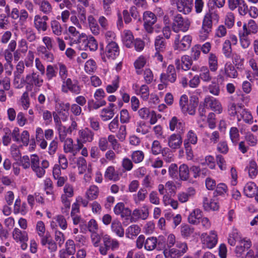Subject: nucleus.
Returning a JSON list of instances; mask_svg holds the SVG:
<instances>
[{
    "label": "nucleus",
    "instance_id": "obj_1",
    "mask_svg": "<svg viewBox=\"0 0 258 258\" xmlns=\"http://www.w3.org/2000/svg\"><path fill=\"white\" fill-rule=\"evenodd\" d=\"M219 19V15L215 11L209 10V12L205 15L202 22V29L200 31L201 39L204 40L208 37L212 30L213 23H217Z\"/></svg>",
    "mask_w": 258,
    "mask_h": 258
},
{
    "label": "nucleus",
    "instance_id": "obj_2",
    "mask_svg": "<svg viewBox=\"0 0 258 258\" xmlns=\"http://www.w3.org/2000/svg\"><path fill=\"white\" fill-rule=\"evenodd\" d=\"M199 100L196 96H191L188 100L186 95H182L179 99V106L183 113L194 115L198 106Z\"/></svg>",
    "mask_w": 258,
    "mask_h": 258
},
{
    "label": "nucleus",
    "instance_id": "obj_3",
    "mask_svg": "<svg viewBox=\"0 0 258 258\" xmlns=\"http://www.w3.org/2000/svg\"><path fill=\"white\" fill-rule=\"evenodd\" d=\"M31 168L38 178L42 177L45 174V169L49 165L48 161L43 160L41 163L39 157L36 154H33L30 156Z\"/></svg>",
    "mask_w": 258,
    "mask_h": 258
},
{
    "label": "nucleus",
    "instance_id": "obj_4",
    "mask_svg": "<svg viewBox=\"0 0 258 258\" xmlns=\"http://www.w3.org/2000/svg\"><path fill=\"white\" fill-rule=\"evenodd\" d=\"M100 51L102 59L104 61H106V58L112 60L115 59L119 54L118 45L113 41L107 42L105 48L101 47Z\"/></svg>",
    "mask_w": 258,
    "mask_h": 258
},
{
    "label": "nucleus",
    "instance_id": "obj_5",
    "mask_svg": "<svg viewBox=\"0 0 258 258\" xmlns=\"http://www.w3.org/2000/svg\"><path fill=\"white\" fill-rule=\"evenodd\" d=\"M187 249V246L185 242H176L175 247L168 249L166 247L164 249V255L165 257L179 258Z\"/></svg>",
    "mask_w": 258,
    "mask_h": 258
},
{
    "label": "nucleus",
    "instance_id": "obj_6",
    "mask_svg": "<svg viewBox=\"0 0 258 258\" xmlns=\"http://www.w3.org/2000/svg\"><path fill=\"white\" fill-rule=\"evenodd\" d=\"M165 248V239L163 236H159L157 239L156 237H150L145 240V249L151 251L156 248L161 250Z\"/></svg>",
    "mask_w": 258,
    "mask_h": 258
},
{
    "label": "nucleus",
    "instance_id": "obj_7",
    "mask_svg": "<svg viewBox=\"0 0 258 258\" xmlns=\"http://www.w3.org/2000/svg\"><path fill=\"white\" fill-rule=\"evenodd\" d=\"M190 26L189 21L185 18H183L181 15H176L173 19L172 24V30L178 34L179 31L186 32L189 29Z\"/></svg>",
    "mask_w": 258,
    "mask_h": 258
},
{
    "label": "nucleus",
    "instance_id": "obj_8",
    "mask_svg": "<svg viewBox=\"0 0 258 258\" xmlns=\"http://www.w3.org/2000/svg\"><path fill=\"white\" fill-rule=\"evenodd\" d=\"M104 246L99 247V251L102 255H106L108 250H114L118 248L119 243L115 239H112L110 236L106 234L102 237Z\"/></svg>",
    "mask_w": 258,
    "mask_h": 258
},
{
    "label": "nucleus",
    "instance_id": "obj_9",
    "mask_svg": "<svg viewBox=\"0 0 258 258\" xmlns=\"http://www.w3.org/2000/svg\"><path fill=\"white\" fill-rule=\"evenodd\" d=\"M174 48L179 50H185L188 49L191 42V37L190 35H185L182 38L179 34L174 36Z\"/></svg>",
    "mask_w": 258,
    "mask_h": 258
},
{
    "label": "nucleus",
    "instance_id": "obj_10",
    "mask_svg": "<svg viewBox=\"0 0 258 258\" xmlns=\"http://www.w3.org/2000/svg\"><path fill=\"white\" fill-rule=\"evenodd\" d=\"M61 90L65 93L70 91L72 93L79 94L81 92V87L77 81H73L70 78H68L62 81Z\"/></svg>",
    "mask_w": 258,
    "mask_h": 258
},
{
    "label": "nucleus",
    "instance_id": "obj_11",
    "mask_svg": "<svg viewBox=\"0 0 258 258\" xmlns=\"http://www.w3.org/2000/svg\"><path fill=\"white\" fill-rule=\"evenodd\" d=\"M40 243L42 246H45L51 253V257L54 256V252L57 249L56 243L52 239L49 232H46L45 235L41 237Z\"/></svg>",
    "mask_w": 258,
    "mask_h": 258
},
{
    "label": "nucleus",
    "instance_id": "obj_12",
    "mask_svg": "<svg viewBox=\"0 0 258 258\" xmlns=\"http://www.w3.org/2000/svg\"><path fill=\"white\" fill-rule=\"evenodd\" d=\"M176 78L177 76L174 67L173 65H169L167 68L166 72L162 73L160 79L162 83L167 84L168 82L174 83Z\"/></svg>",
    "mask_w": 258,
    "mask_h": 258
},
{
    "label": "nucleus",
    "instance_id": "obj_13",
    "mask_svg": "<svg viewBox=\"0 0 258 258\" xmlns=\"http://www.w3.org/2000/svg\"><path fill=\"white\" fill-rule=\"evenodd\" d=\"M25 82L30 86L39 87L42 86L43 80L38 73L33 71L26 75Z\"/></svg>",
    "mask_w": 258,
    "mask_h": 258
},
{
    "label": "nucleus",
    "instance_id": "obj_14",
    "mask_svg": "<svg viewBox=\"0 0 258 258\" xmlns=\"http://www.w3.org/2000/svg\"><path fill=\"white\" fill-rule=\"evenodd\" d=\"M74 196V189L72 185L66 183L63 187V194L61 196V201L67 208H69L71 206L69 198Z\"/></svg>",
    "mask_w": 258,
    "mask_h": 258
},
{
    "label": "nucleus",
    "instance_id": "obj_15",
    "mask_svg": "<svg viewBox=\"0 0 258 258\" xmlns=\"http://www.w3.org/2000/svg\"><path fill=\"white\" fill-rule=\"evenodd\" d=\"M251 246V242L249 239H243L239 241V245L235 249V253L237 257L244 258V253L246 250H248Z\"/></svg>",
    "mask_w": 258,
    "mask_h": 258
},
{
    "label": "nucleus",
    "instance_id": "obj_16",
    "mask_svg": "<svg viewBox=\"0 0 258 258\" xmlns=\"http://www.w3.org/2000/svg\"><path fill=\"white\" fill-rule=\"evenodd\" d=\"M169 129L171 131H175L177 133L183 134L184 132V123L176 116H173L169 120Z\"/></svg>",
    "mask_w": 258,
    "mask_h": 258
},
{
    "label": "nucleus",
    "instance_id": "obj_17",
    "mask_svg": "<svg viewBox=\"0 0 258 258\" xmlns=\"http://www.w3.org/2000/svg\"><path fill=\"white\" fill-rule=\"evenodd\" d=\"M201 238L209 248H213L217 243V235L215 231H211L210 235L206 233L202 234Z\"/></svg>",
    "mask_w": 258,
    "mask_h": 258
},
{
    "label": "nucleus",
    "instance_id": "obj_18",
    "mask_svg": "<svg viewBox=\"0 0 258 258\" xmlns=\"http://www.w3.org/2000/svg\"><path fill=\"white\" fill-rule=\"evenodd\" d=\"M181 134H173L167 138L168 146L172 149H177L180 148L182 143Z\"/></svg>",
    "mask_w": 258,
    "mask_h": 258
},
{
    "label": "nucleus",
    "instance_id": "obj_19",
    "mask_svg": "<svg viewBox=\"0 0 258 258\" xmlns=\"http://www.w3.org/2000/svg\"><path fill=\"white\" fill-rule=\"evenodd\" d=\"M204 104L206 107L210 108L213 111L219 114L222 111L221 103L213 97H206L204 99Z\"/></svg>",
    "mask_w": 258,
    "mask_h": 258
},
{
    "label": "nucleus",
    "instance_id": "obj_20",
    "mask_svg": "<svg viewBox=\"0 0 258 258\" xmlns=\"http://www.w3.org/2000/svg\"><path fill=\"white\" fill-rule=\"evenodd\" d=\"M192 64V59L188 55H185L181 57V59L175 60L176 69H182L184 71L189 70Z\"/></svg>",
    "mask_w": 258,
    "mask_h": 258
},
{
    "label": "nucleus",
    "instance_id": "obj_21",
    "mask_svg": "<svg viewBox=\"0 0 258 258\" xmlns=\"http://www.w3.org/2000/svg\"><path fill=\"white\" fill-rule=\"evenodd\" d=\"M193 0H178L176 3L177 10L184 14L190 13L191 11Z\"/></svg>",
    "mask_w": 258,
    "mask_h": 258
},
{
    "label": "nucleus",
    "instance_id": "obj_22",
    "mask_svg": "<svg viewBox=\"0 0 258 258\" xmlns=\"http://www.w3.org/2000/svg\"><path fill=\"white\" fill-rule=\"evenodd\" d=\"M149 216V210L147 206H144L142 209H136L132 213V219L136 220L141 219L146 220Z\"/></svg>",
    "mask_w": 258,
    "mask_h": 258
},
{
    "label": "nucleus",
    "instance_id": "obj_23",
    "mask_svg": "<svg viewBox=\"0 0 258 258\" xmlns=\"http://www.w3.org/2000/svg\"><path fill=\"white\" fill-rule=\"evenodd\" d=\"M81 140L83 143L91 142L94 138V134L88 128L86 127L79 131Z\"/></svg>",
    "mask_w": 258,
    "mask_h": 258
},
{
    "label": "nucleus",
    "instance_id": "obj_24",
    "mask_svg": "<svg viewBox=\"0 0 258 258\" xmlns=\"http://www.w3.org/2000/svg\"><path fill=\"white\" fill-rule=\"evenodd\" d=\"M111 229L113 232L119 237L124 236V231L121 223L118 220H113L111 223Z\"/></svg>",
    "mask_w": 258,
    "mask_h": 258
},
{
    "label": "nucleus",
    "instance_id": "obj_25",
    "mask_svg": "<svg viewBox=\"0 0 258 258\" xmlns=\"http://www.w3.org/2000/svg\"><path fill=\"white\" fill-rule=\"evenodd\" d=\"M203 207L206 211H217L219 209L218 203L215 200H209L208 198L204 197L203 199Z\"/></svg>",
    "mask_w": 258,
    "mask_h": 258
},
{
    "label": "nucleus",
    "instance_id": "obj_26",
    "mask_svg": "<svg viewBox=\"0 0 258 258\" xmlns=\"http://www.w3.org/2000/svg\"><path fill=\"white\" fill-rule=\"evenodd\" d=\"M202 217V211L199 209H196L190 213L188 217V221L191 224L197 225L200 223V220Z\"/></svg>",
    "mask_w": 258,
    "mask_h": 258
},
{
    "label": "nucleus",
    "instance_id": "obj_27",
    "mask_svg": "<svg viewBox=\"0 0 258 258\" xmlns=\"http://www.w3.org/2000/svg\"><path fill=\"white\" fill-rule=\"evenodd\" d=\"M210 69L207 66H202L200 68L199 72V78L203 81L206 83L210 82L212 77L210 72Z\"/></svg>",
    "mask_w": 258,
    "mask_h": 258
},
{
    "label": "nucleus",
    "instance_id": "obj_28",
    "mask_svg": "<svg viewBox=\"0 0 258 258\" xmlns=\"http://www.w3.org/2000/svg\"><path fill=\"white\" fill-rule=\"evenodd\" d=\"M13 237L15 240L20 241H27L28 240L27 232L25 231H21L18 228H15L14 229Z\"/></svg>",
    "mask_w": 258,
    "mask_h": 258
},
{
    "label": "nucleus",
    "instance_id": "obj_29",
    "mask_svg": "<svg viewBox=\"0 0 258 258\" xmlns=\"http://www.w3.org/2000/svg\"><path fill=\"white\" fill-rule=\"evenodd\" d=\"M154 45L155 50L157 52H163L166 50V43L163 37L157 36L155 40Z\"/></svg>",
    "mask_w": 258,
    "mask_h": 258
},
{
    "label": "nucleus",
    "instance_id": "obj_30",
    "mask_svg": "<svg viewBox=\"0 0 258 258\" xmlns=\"http://www.w3.org/2000/svg\"><path fill=\"white\" fill-rule=\"evenodd\" d=\"M104 177L110 180L116 181L119 180V177L118 173L115 172L113 166H109L106 170L104 174Z\"/></svg>",
    "mask_w": 258,
    "mask_h": 258
},
{
    "label": "nucleus",
    "instance_id": "obj_31",
    "mask_svg": "<svg viewBox=\"0 0 258 258\" xmlns=\"http://www.w3.org/2000/svg\"><path fill=\"white\" fill-rule=\"evenodd\" d=\"M208 68L212 72H215L218 70V58L216 56V55L213 53H211L209 54L208 57Z\"/></svg>",
    "mask_w": 258,
    "mask_h": 258
},
{
    "label": "nucleus",
    "instance_id": "obj_32",
    "mask_svg": "<svg viewBox=\"0 0 258 258\" xmlns=\"http://www.w3.org/2000/svg\"><path fill=\"white\" fill-rule=\"evenodd\" d=\"M87 36L84 33H81V35L74 41L73 44L77 45V48L80 50H86L87 41L88 40Z\"/></svg>",
    "mask_w": 258,
    "mask_h": 258
},
{
    "label": "nucleus",
    "instance_id": "obj_33",
    "mask_svg": "<svg viewBox=\"0 0 258 258\" xmlns=\"http://www.w3.org/2000/svg\"><path fill=\"white\" fill-rule=\"evenodd\" d=\"M179 176L180 180L186 181L189 177V170L188 166L182 164L179 167Z\"/></svg>",
    "mask_w": 258,
    "mask_h": 258
},
{
    "label": "nucleus",
    "instance_id": "obj_34",
    "mask_svg": "<svg viewBox=\"0 0 258 258\" xmlns=\"http://www.w3.org/2000/svg\"><path fill=\"white\" fill-rule=\"evenodd\" d=\"M148 191L146 188H141L138 191L137 194L133 195V199L136 204L145 200L147 197Z\"/></svg>",
    "mask_w": 258,
    "mask_h": 258
},
{
    "label": "nucleus",
    "instance_id": "obj_35",
    "mask_svg": "<svg viewBox=\"0 0 258 258\" xmlns=\"http://www.w3.org/2000/svg\"><path fill=\"white\" fill-rule=\"evenodd\" d=\"M99 191V188L96 185H91L86 192V198L91 201L95 200L98 196Z\"/></svg>",
    "mask_w": 258,
    "mask_h": 258
},
{
    "label": "nucleus",
    "instance_id": "obj_36",
    "mask_svg": "<svg viewBox=\"0 0 258 258\" xmlns=\"http://www.w3.org/2000/svg\"><path fill=\"white\" fill-rule=\"evenodd\" d=\"M245 170L248 171V175L250 178L255 177L257 174V165L256 162L253 160L250 161Z\"/></svg>",
    "mask_w": 258,
    "mask_h": 258
},
{
    "label": "nucleus",
    "instance_id": "obj_37",
    "mask_svg": "<svg viewBox=\"0 0 258 258\" xmlns=\"http://www.w3.org/2000/svg\"><path fill=\"white\" fill-rule=\"evenodd\" d=\"M257 190V186L253 182H248L244 187L245 195L248 197H252Z\"/></svg>",
    "mask_w": 258,
    "mask_h": 258
},
{
    "label": "nucleus",
    "instance_id": "obj_38",
    "mask_svg": "<svg viewBox=\"0 0 258 258\" xmlns=\"http://www.w3.org/2000/svg\"><path fill=\"white\" fill-rule=\"evenodd\" d=\"M108 142L110 144L112 149L116 153L119 154L121 152V145L118 143L117 140L113 135H110L108 136Z\"/></svg>",
    "mask_w": 258,
    "mask_h": 258
},
{
    "label": "nucleus",
    "instance_id": "obj_39",
    "mask_svg": "<svg viewBox=\"0 0 258 258\" xmlns=\"http://www.w3.org/2000/svg\"><path fill=\"white\" fill-rule=\"evenodd\" d=\"M224 73L229 78H235L238 76V73L235 67L231 64L226 63L225 66Z\"/></svg>",
    "mask_w": 258,
    "mask_h": 258
},
{
    "label": "nucleus",
    "instance_id": "obj_40",
    "mask_svg": "<svg viewBox=\"0 0 258 258\" xmlns=\"http://www.w3.org/2000/svg\"><path fill=\"white\" fill-rule=\"evenodd\" d=\"M14 211L15 214L21 213L22 215H25L27 213L26 204L23 203L21 205L20 199H16L14 204Z\"/></svg>",
    "mask_w": 258,
    "mask_h": 258
},
{
    "label": "nucleus",
    "instance_id": "obj_41",
    "mask_svg": "<svg viewBox=\"0 0 258 258\" xmlns=\"http://www.w3.org/2000/svg\"><path fill=\"white\" fill-rule=\"evenodd\" d=\"M134 36L132 33L128 30L124 31L122 37V41L124 45L127 47H131L133 45Z\"/></svg>",
    "mask_w": 258,
    "mask_h": 258
},
{
    "label": "nucleus",
    "instance_id": "obj_42",
    "mask_svg": "<svg viewBox=\"0 0 258 258\" xmlns=\"http://www.w3.org/2000/svg\"><path fill=\"white\" fill-rule=\"evenodd\" d=\"M114 109L103 108L100 113V116L104 121L111 119L114 116Z\"/></svg>",
    "mask_w": 258,
    "mask_h": 258
},
{
    "label": "nucleus",
    "instance_id": "obj_43",
    "mask_svg": "<svg viewBox=\"0 0 258 258\" xmlns=\"http://www.w3.org/2000/svg\"><path fill=\"white\" fill-rule=\"evenodd\" d=\"M34 25L38 30L45 31L47 28V23L42 21L39 15H36L34 17Z\"/></svg>",
    "mask_w": 258,
    "mask_h": 258
},
{
    "label": "nucleus",
    "instance_id": "obj_44",
    "mask_svg": "<svg viewBox=\"0 0 258 258\" xmlns=\"http://www.w3.org/2000/svg\"><path fill=\"white\" fill-rule=\"evenodd\" d=\"M88 21L92 32L94 35L99 34L100 32L99 27L94 18L90 15L88 17Z\"/></svg>",
    "mask_w": 258,
    "mask_h": 258
},
{
    "label": "nucleus",
    "instance_id": "obj_45",
    "mask_svg": "<svg viewBox=\"0 0 258 258\" xmlns=\"http://www.w3.org/2000/svg\"><path fill=\"white\" fill-rule=\"evenodd\" d=\"M106 104V101L104 100H100L95 101L94 100H89L88 102V107L90 111L94 109H97L101 106Z\"/></svg>",
    "mask_w": 258,
    "mask_h": 258
},
{
    "label": "nucleus",
    "instance_id": "obj_46",
    "mask_svg": "<svg viewBox=\"0 0 258 258\" xmlns=\"http://www.w3.org/2000/svg\"><path fill=\"white\" fill-rule=\"evenodd\" d=\"M140 228L137 225H132L129 226L126 230V237L129 238H132L133 236H136L140 232Z\"/></svg>",
    "mask_w": 258,
    "mask_h": 258
},
{
    "label": "nucleus",
    "instance_id": "obj_47",
    "mask_svg": "<svg viewBox=\"0 0 258 258\" xmlns=\"http://www.w3.org/2000/svg\"><path fill=\"white\" fill-rule=\"evenodd\" d=\"M69 33L70 34L69 38L70 39V45L72 46L73 43L81 35L80 32L76 30V28L74 26H70L68 29Z\"/></svg>",
    "mask_w": 258,
    "mask_h": 258
},
{
    "label": "nucleus",
    "instance_id": "obj_48",
    "mask_svg": "<svg viewBox=\"0 0 258 258\" xmlns=\"http://www.w3.org/2000/svg\"><path fill=\"white\" fill-rule=\"evenodd\" d=\"M144 24H154L157 21L155 15L151 12L146 11L144 13Z\"/></svg>",
    "mask_w": 258,
    "mask_h": 258
},
{
    "label": "nucleus",
    "instance_id": "obj_49",
    "mask_svg": "<svg viewBox=\"0 0 258 258\" xmlns=\"http://www.w3.org/2000/svg\"><path fill=\"white\" fill-rule=\"evenodd\" d=\"M63 149L65 153H72L74 155L76 151L74 149L73 140L71 138H67L63 141Z\"/></svg>",
    "mask_w": 258,
    "mask_h": 258
},
{
    "label": "nucleus",
    "instance_id": "obj_50",
    "mask_svg": "<svg viewBox=\"0 0 258 258\" xmlns=\"http://www.w3.org/2000/svg\"><path fill=\"white\" fill-rule=\"evenodd\" d=\"M50 25L52 33L56 36H60L62 32V28L60 23L54 20L51 22Z\"/></svg>",
    "mask_w": 258,
    "mask_h": 258
},
{
    "label": "nucleus",
    "instance_id": "obj_51",
    "mask_svg": "<svg viewBox=\"0 0 258 258\" xmlns=\"http://www.w3.org/2000/svg\"><path fill=\"white\" fill-rule=\"evenodd\" d=\"M223 53L227 58L231 57L232 54V48L231 43L229 40H226L222 46Z\"/></svg>",
    "mask_w": 258,
    "mask_h": 258
},
{
    "label": "nucleus",
    "instance_id": "obj_52",
    "mask_svg": "<svg viewBox=\"0 0 258 258\" xmlns=\"http://www.w3.org/2000/svg\"><path fill=\"white\" fill-rule=\"evenodd\" d=\"M69 255H73L76 252V246L74 241L69 239L66 243V249H64Z\"/></svg>",
    "mask_w": 258,
    "mask_h": 258
},
{
    "label": "nucleus",
    "instance_id": "obj_53",
    "mask_svg": "<svg viewBox=\"0 0 258 258\" xmlns=\"http://www.w3.org/2000/svg\"><path fill=\"white\" fill-rule=\"evenodd\" d=\"M131 158L135 163H141L144 158V153L140 150L134 151L132 154Z\"/></svg>",
    "mask_w": 258,
    "mask_h": 258
},
{
    "label": "nucleus",
    "instance_id": "obj_54",
    "mask_svg": "<svg viewBox=\"0 0 258 258\" xmlns=\"http://www.w3.org/2000/svg\"><path fill=\"white\" fill-rule=\"evenodd\" d=\"M242 108L240 105H237L235 103H231L228 106V112L231 116H238V114L240 113Z\"/></svg>",
    "mask_w": 258,
    "mask_h": 258
},
{
    "label": "nucleus",
    "instance_id": "obj_55",
    "mask_svg": "<svg viewBox=\"0 0 258 258\" xmlns=\"http://www.w3.org/2000/svg\"><path fill=\"white\" fill-rule=\"evenodd\" d=\"M86 50L89 48L90 51H95L98 48L97 41L93 37H90L87 41Z\"/></svg>",
    "mask_w": 258,
    "mask_h": 258
},
{
    "label": "nucleus",
    "instance_id": "obj_56",
    "mask_svg": "<svg viewBox=\"0 0 258 258\" xmlns=\"http://www.w3.org/2000/svg\"><path fill=\"white\" fill-rule=\"evenodd\" d=\"M240 114L241 116L240 117H239V116H237L238 121L243 119L246 123H250L251 121L252 117L249 112L246 111L245 109L242 108Z\"/></svg>",
    "mask_w": 258,
    "mask_h": 258
},
{
    "label": "nucleus",
    "instance_id": "obj_57",
    "mask_svg": "<svg viewBox=\"0 0 258 258\" xmlns=\"http://www.w3.org/2000/svg\"><path fill=\"white\" fill-rule=\"evenodd\" d=\"M208 90L211 94L215 96H218L220 94V86L219 84L216 82L211 83L208 86Z\"/></svg>",
    "mask_w": 258,
    "mask_h": 258
},
{
    "label": "nucleus",
    "instance_id": "obj_58",
    "mask_svg": "<svg viewBox=\"0 0 258 258\" xmlns=\"http://www.w3.org/2000/svg\"><path fill=\"white\" fill-rule=\"evenodd\" d=\"M96 64L93 59H89L85 64V70L87 73L94 72L96 69Z\"/></svg>",
    "mask_w": 258,
    "mask_h": 258
},
{
    "label": "nucleus",
    "instance_id": "obj_59",
    "mask_svg": "<svg viewBox=\"0 0 258 258\" xmlns=\"http://www.w3.org/2000/svg\"><path fill=\"white\" fill-rule=\"evenodd\" d=\"M77 165L79 170V173L82 174L86 169L87 163L86 160L82 157H80L77 161Z\"/></svg>",
    "mask_w": 258,
    "mask_h": 258
},
{
    "label": "nucleus",
    "instance_id": "obj_60",
    "mask_svg": "<svg viewBox=\"0 0 258 258\" xmlns=\"http://www.w3.org/2000/svg\"><path fill=\"white\" fill-rule=\"evenodd\" d=\"M59 134V138L61 142H63L66 139V137L68 133H70V131L66 126L62 125L56 127Z\"/></svg>",
    "mask_w": 258,
    "mask_h": 258
},
{
    "label": "nucleus",
    "instance_id": "obj_61",
    "mask_svg": "<svg viewBox=\"0 0 258 258\" xmlns=\"http://www.w3.org/2000/svg\"><path fill=\"white\" fill-rule=\"evenodd\" d=\"M40 5V10L46 14L50 13L52 11V7L47 1L43 0L41 3Z\"/></svg>",
    "mask_w": 258,
    "mask_h": 258
},
{
    "label": "nucleus",
    "instance_id": "obj_62",
    "mask_svg": "<svg viewBox=\"0 0 258 258\" xmlns=\"http://www.w3.org/2000/svg\"><path fill=\"white\" fill-rule=\"evenodd\" d=\"M194 229L188 225H184L181 227V233L182 236L184 237H189L193 233Z\"/></svg>",
    "mask_w": 258,
    "mask_h": 258
},
{
    "label": "nucleus",
    "instance_id": "obj_63",
    "mask_svg": "<svg viewBox=\"0 0 258 258\" xmlns=\"http://www.w3.org/2000/svg\"><path fill=\"white\" fill-rule=\"evenodd\" d=\"M36 230L38 235L40 237V238L45 235L46 232L43 222L39 221L37 223Z\"/></svg>",
    "mask_w": 258,
    "mask_h": 258
},
{
    "label": "nucleus",
    "instance_id": "obj_64",
    "mask_svg": "<svg viewBox=\"0 0 258 258\" xmlns=\"http://www.w3.org/2000/svg\"><path fill=\"white\" fill-rule=\"evenodd\" d=\"M11 153L12 157L15 160H19L21 158V154L18 147L16 145L13 144L11 146Z\"/></svg>",
    "mask_w": 258,
    "mask_h": 258
}]
</instances>
